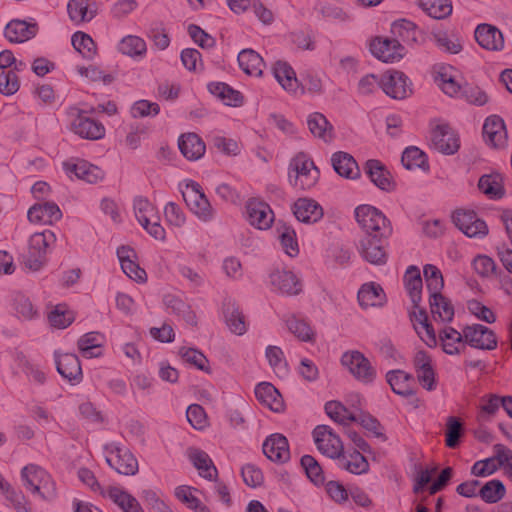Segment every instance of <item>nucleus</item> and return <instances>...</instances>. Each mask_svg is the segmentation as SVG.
I'll use <instances>...</instances> for the list:
<instances>
[{"label": "nucleus", "instance_id": "f257e3e1", "mask_svg": "<svg viewBox=\"0 0 512 512\" xmlns=\"http://www.w3.org/2000/svg\"><path fill=\"white\" fill-rule=\"evenodd\" d=\"M23 487L35 499L50 502L57 497V487L52 475L37 464H28L21 469Z\"/></svg>", "mask_w": 512, "mask_h": 512}, {"label": "nucleus", "instance_id": "f03ea898", "mask_svg": "<svg viewBox=\"0 0 512 512\" xmlns=\"http://www.w3.org/2000/svg\"><path fill=\"white\" fill-rule=\"evenodd\" d=\"M103 455L106 463L119 474L132 476L138 472L136 457L120 442H107L103 446Z\"/></svg>", "mask_w": 512, "mask_h": 512}, {"label": "nucleus", "instance_id": "7ed1b4c3", "mask_svg": "<svg viewBox=\"0 0 512 512\" xmlns=\"http://www.w3.org/2000/svg\"><path fill=\"white\" fill-rule=\"evenodd\" d=\"M320 172L304 153H298L290 162L289 182L295 188L309 190L318 182Z\"/></svg>", "mask_w": 512, "mask_h": 512}, {"label": "nucleus", "instance_id": "20e7f679", "mask_svg": "<svg viewBox=\"0 0 512 512\" xmlns=\"http://www.w3.org/2000/svg\"><path fill=\"white\" fill-rule=\"evenodd\" d=\"M355 218L366 234L382 237H390L392 234L390 221L374 206H358L355 209Z\"/></svg>", "mask_w": 512, "mask_h": 512}, {"label": "nucleus", "instance_id": "39448f33", "mask_svg": "<svg viewBox=\"0 0 512 512\" xmlns=\"http://www.w3.org/2000/svg\"><path fill=\"white\" fill-rule=\"evenodd\" d=\"M56 236L53 231L45 230L30 236L28 254L25 257V267L31 271H39L47 261V253L55 244Z\"/></svg>", "mask_w": 512, "mask_h": 512}, {"label": "nucleus", "instance_id": "423d86ee", "mask_svg": "<svg viewBox=\"0 0 512 512\" xmlns=\"http://www.w3.org/2000/svg\"><path fill=\"white\" fill-rule=\"evenodd\" d=\"M312 437L318 451L324 456L334 460L342 456L344 450L342 440L330 426H316Z\"/></svg>", "mask_w": 512, "mask_h": 512}, {"label": "nucleus", "instance_id": "0eeeda50", "mask_svg": "<svg viewBox=\"0 0 512 512\" xmlns=\"http://www.w3.org/2000/svg\"><path fill=\"white\" fill-rule=\"evenodd\" d=\"M388 237L366 234L361 238L358 251L362 258L373 265H384L387 262L386 240Z\"/></svg>", "mask_w": 512, "mask_h": 512}, {"label": "nucleus", "instance_id": "6e6552de", "mask_svg": "<svg viewBox=\"0 0 512 512\" xmlns=\"http://www.w3.org/2000/svg\"><path fill=\"white\" fill-rule=\"evenodd\" d=\"M341 363L356 379L364 382H372L376 371L363 353L357 350L345 352L341 357Z\"/></svg>", "mask_w": 512, "mask_h": 512}, {"label": "nucleus", "instance_id": "1a4fd4ad", "mask_svg": "<svg viewBox=\"0 0 512 512\" xmlns=\"http://www.w3.org/2000/svg\"><path fill=\"white\" fill-rule=\"evenodd\" d=\"M465 344L480 350H494L497 347V337L493 330L482 325L473 324L463 328Z\"/></svg>", "mask_w": 512, "mask_h": 512}, {"label": "nucleus", "instance_id": "9d476101", "mask_svg": "<svg viewBox=\"0 0 512 512\" xmlns=\"http://www.w3.org/2000/svg\"><path fill=\"white\" fill-rule=\"evenodd\" d=\"M452 219L456 227L470 238H482L488 234V226L474 211L457 210Z\"/></svg>", "mask_w": 512, "mask_h": 512}, {"label": "nucleus", "instance_id": "9b49d317", "mask_svg": "<svg viewBox=\"0 0 512 512\" xmlns=\"http://www.w3.org/2000/svg\"><path fill=\"white\" fill-rule=\"evenodd\" d=\"M431 143L435 150L446 155L455 154L460 148L457 133L447 124L437 125L432 130Z\"/></svg>", "mask_w": 512, "mask_h": 512}, {"label": "nucleus", "instance_id": "f8f14e48", "mask_svg": "<svg viewBox=\"0 0 512 512\" xmlns=\"http://www.w3.org/2000/svg\"><path fill=\"white\" fill-rule=\"evenodd\" d=\"M264 455L274 463L284 464L290 460V446L281 433L269 435L262 444Z\"/></svg>", "mask_w": 512, "mask_h": 512}, {"label": "nucleus", "instance_id": "ddd939ff", "mask_svg": "<svg viewBox=\"0 0 512 512\" xmlns=\"http://www.w3.org/2000/svg\"><path fill=\"white\" fill-rule=\"evenodd\" d=\"M379 85L386 95L394 99H404L411 93L408 78L400 71L384 74L379 81Z\"/></svg>", "mask_w": 512, "mask_h": 512}, {"label": "nucleus", "instance_id": "4468645a", "mask_svg": "<svg viewBox=\"0 0 512 512\" xmlns=\"http://www.w3.org/2000/svg\"><path fill=\"white\" fill-rule=\"evenodd\" d=\"M483 138L487 145L495 149L507 146V131L504 120L497 115L489 116L483 125Z\"/></svg>", "mask_w": 512, "mask_h": 512}, {"label": "nucleus", "instance_id": "2eb2a0df", "mask_svg": "<svg viewBox=\"0 0 512 512\" xmlns=\"http://www.w3.org/2000/svg\"><path fill=\"white\" fill-rule=\"evenodd\" d=\"M364 172L370 181L379 189L391 192L396 184L386 166L377 159H369L365 162Z\"/></svg>", "mask_w": 512, "mask_h": 512}, {"label": "nucleus", "instance_id": "dca6fc26", "mask_svg": "<svg viewBox=\"0 0 512 512\" xmlns=\"http://www.w3.org/2000/svg\"><path fill=\"white\" fill-rule=\"evenodd\" d=\"M102 497L113 502L123 512H144L139 501L121 486L108 485L102 491Z\"/></svg>", "mask_w": 512, "mask_h": 512}, {"label": "nucleus", "instance_id": "f3484780", "mask_svg": "<svg viewBox=\"0 0 512 512\" xmlns=\"http://www.w3.org/2000/svg\"><path fill=\"white\" fill-rule=\"evenodd\" d=\"M247 219L249 223L260 229L270 228L274 221V213L270 206L257 199H251L246 204Z\"/></svg>", "mask_w": 512, "mask_h": 512}, {"label": "nucleus", "instance_id": "a211bd4d", "mask_svg": "<svg viewBox=\"0 0 512 512\" xmlns=\"http://www.w3.org/2000/svg\"><path fill=\"white\" fill-rule=\"evenodd\" d=\"M62 212L59 206L54 202L36 203L31 206L27 212V218L31 223L51 225L59 221Z\"/></svg>", "mask_w": 512, "mask_h": 512}, {"label": "nucleus", "instance_id": "6ab92c4d", "mask_svg": "<svg viewBox=\"0 0 512 512\" xmlns=\"http://www.w3.org/2000/svg\"><path fill=\"white\" fill-rule=\"evenodd\" d=\"M372 54L383 62H394L404 55V47L398 39H375L370 44Z\"/></svg>", "mask_w": 512, "mask_h": 512}, {"label": "nucleus", "instance_id": "aec40b11", "mask_svg": "<svg viewBox=\"0 0 512 512\" xmlns=\"http://www.w3.org/2000/svg\"><path fill=\"white\" fill-rule=\"evenodd\" d=\"M71 128L75 134L88 140H98L105 135V128L102 123L85 116L82 111H79L72 121Z\"/></svg>", "mask_w": 512, "mask_h": 512}, {"label": "nucleus", "instance_id": "412c9836", "mask_svg": "<svg viewBox=\"0 0 512 512\" xmlns=\"http://www.w3.org/2000/svg\"><path fill=\"white\" fill-rule=\"evenodd\" d=\"M475 39L478 44L489 51H500L504 47L502 32L490 24H480L475 30Z\"/></svg>", "mask_w": 512, "mask_h": 512}, {"label": "nucleus", "instance_id": "4be33fe9", "mask_svg": "<svg viewBox=\"0 0 512 512\" xmlns=\"http://www.w3.org/2000/svg\"><path fill=\"white\" fill-rule=\"evenodd\" d=\"M189 461L193 464L198 474L209 481L218 476V471L210 456L203 450L191 447L186 452Z\"/></svg>", "mask_w": 512, "mask_h": 512}, {"label": "nucleus", "instance_id": "5701e85b", "mask_svg": "<svg viewBox=\"0 0 512 512\" xmlns=\"http://www.w3.org/2000/svg\"><path fill=\"white\" fill-rule=\"evenodd\" d=\"M296 219L303 223H315L323 217L322 207L313 199L299 198L292 206Z\"/></svg>", "mask_w": 512, "mask_h": 512}, {"label": "nucleus", "instance_id": "b1692460", "mask_svg": "<svg viewBox=\"0 0 512 512\" xmlns=\"http://www.w3.org/2000/svg\"><path fill=\"white\" fill-rule=\"evenodd\" d=\"M222 310L229 330L236 335L245 334L247 331L245 316L236 302L231 298L224 299Z\"/></svg>", "mask_w": 512, "mask_h": 512}, {"label": "nucleus", "instance_id": "393cba45", "mask_svg": "<svg viewBox=\"0 0 512 512\" xmlns=\"http://www.w3.org/2000/svg\"><path fill=\"white\" fill-rule=\"evenodd\" d=\"M38 31L35 23L24 20H12L5 28V37L12 43H22L33 38Z\"/></svg>", "mask_w": 512, "mask_h": 512}, {"label": "nucleus", "instance_id": "a878e982", "mask_svg": "<svg viewBox=\"0 0 512 512\" xmlns=\"http://www.w3.org/2000/svg\"><path fill=\"white\" fill-rule=\"evenodd\" d=\"M391 33L394 38L398 39L399 42L411 45L423 40L424 35L417 26L406 19L395 21L391 25Z\"/></svg>", "mask_w": 512, "mask_h": 512}, {"label": "nucleus", "instance_id": "bb28decb", "mask_svg": "<svg viewBox=\"0 0 512 512\" xmlns=\"http://www.w3.org/2000/svg\"><path fill=\"white\" fill-rule=\"evenodd\" d=\"M270 282L282 294L297 295L301 291V283L291 271L277 270L271 273Z\"/></svg>", "mask_w": 512, "mask_h": 512}, {"label": "nucleus", "instance_id": "cd10ccee", "mask_svg": "<svg viewBox=\"0 0 512 512\" xmlns=\"http://www.w3.org/2000/svg\"><path fill=\"white\" fill-rule=\"evenodd\" d=\"M325 412L333 422L343 427H349L358 421V413L337 400L328 401L325 404Z\"/></svg>", "mask_w": 512, "mask_h": 512}, {"label": "nucleus", "instance_id": "c85d7f7f", "mask_svg": "<svg viewBox=\"0 0 512 512\" xmlns=\"http://www.w3.org/2000/svg\"><path fill=\"white\" fill-rule=\"evenodd\" d=\"M63 166L67 173L74 174L78 179L88 183H96L104 176L100 168L84 160H79L76 163L65 162Z\"/></svg>", "mask_w": 512, "mask_h": 512}, {"label": "nucleus", "instance_id": "c756f323", "mask_svg": "<svg viewBox=\"0 0 512 512\" xmlns=\"http://www.w3.org/2000/svg\"><path fill=\"white\" fill-rule=\"evenodd\" d=\"M331 162L335 172L341 177L357 179L360 176V169L356 160L347 152L334 153Z\"/></svg>", "mask_w": 512, "mask_h": 512}, {"label": "nucleus", "instance_id": "7c9ffc66", "mask_svg": "<svg viewBox=\"0 0 512 512\" xmlns=\"http://www.w3.org/2000/svg\"><path fill=\"white\" fill-rule=\"evenodd\" d=\"M255 397L261 405L273 412L284 410V399L276 386H255Z\"/></svg>", "mask_w": 512, "mask_h": 512}, {"label": "nucleus", "instance_id": "2f4dec72", "mask_svg": "<svg viewBox=\"0 0 512 512\" xmlns=\"http://www.w3.org/2000/svg\"><path fill=\"white\" fill-rule=\"evenodd\" d=\"M56 368L58 373L68 381L80 380L82 377L81 364L75 354L64 353L56 356Z\"/></svg>", "mask_w": 512, "mask_h": 512}, {"label": "nucleus", "instance_id": "473e14b6", "mask_svg": "<svg viewBox=\"0 0 512 512\" xmlns=\"http://www.w3.org/2000/svg\"><path fill=\"white\" fill-rule=\"evenodd\" d=\"M189 209L202 221L207 222L213 218L214 211L205 194L182 193Z\"/></svg>", "mask_w": 512, "mask_h": 512}, {"label": "nucleus", "instance_id": "72a5a7b5", "mask_svg": "<svg viewBox=\"0 0 512 512\" xmlns=\"http://www.w3.org/2000/svg\"><path fill=\"white\" fill-rule=\"evenodd\" d=\"M174 495L186 508L194 512H211L210 508L201 501L199 491L194 487L180 485L175 488Z\"/></svg>", "mask_w": 512, "mask_h": 512}, {"label": "nucleus", "instance_id": "f704fd0d", "mask_svg": "<svg viewBox=\"0 0 512 512\" xmlns=\"http://www.w3.org/2000/svg\"><path fill=\"white\" fill-rule=\"evenodd\" d=\"M178 146L183 156L190 160H198L205 153V144L195 133H187L180 136Z\"/></svg>", "mask_w": 512, "mask_h": 512}, {"label": "nucleus", "instance_id": "c9c22d12", "mask_svg": "<svg viewBox=\"0 0 512 512\" xmlns=\"http://www.w3.org/2000/svg\"><path fill=\"white\" fill-rule=\"evenodd\" d=\"M307 125L310 132L325 143L333 140L334 128L323 114L319 112L310 114L307 118Z\"/></svg>", "mask_w": 512, "mask_h": 512}, {"label": "nucleus", "instance_id": "e433bc0d", "mask_svg": "<svg viewBox=\"0 0 512 512\" xmlns=\"http://www.w3.org/2000/svg\"><path fill=\"white\" fill-rule=\"evenodd\" d=\"M336 460L340 468L351 474L362 475L369 471V463L359 451H343L342 456Z\"/></svg>", "mask_w": 512, "mask_h": 512}, {"label": "nucleus", "instance_id": "4c0bfd02", "mask_svg": "<svg viewBox=\"0 0 512 512\" xmlns=\"http://www.w3.org/2000/svg\"><path fill=\"white\" fill-rule=\"evenodd\" d=\"M357 298L363 308L382 306L386 300L382 287L374 282L364 284L359 290Z\"/></svg>", "mask_w": 512, "mask_h": 512}, {"label": "nucleus", "instance_id": "58836bf2", "mask_svg": "<svg viewBox=\"0 0 512 512\" xmlns=\"http://www.w3.org/2000/svg\"><path fill=\"white\" fill-rule=\"evenodd\" d=\"M430 310L435 320L441 322H450L454 317V307L450 300L442 295H430L429 298Z\"/></svg>", "mask_w": 512, "mask_h": 512}, {"label": "nucleus", "instance_id": "ea45409f", "mask_svg": "<svg viewBox=\"0 0 512 512\" xmlns=\"http://www.w3.org/2000/svg\"><path fill=\"white\" fill-rule=\"evenodd\" d=\"M442 347L445 353L454 355L464 352L466 344L464 342L463 332L460 333L452 327H446L440 333Z\"/></svg>", "mask_w": 512, "mask_h": 512}, {"label": "nucleus", "instance_id": "a19ab883", "mask_svg": "<svg viewBox=\"0 0 512 512\" xmlns=\"http://www.w3.org/2000/svg\"><path fill=\"white\" fill-rule=\"evenodd\" d=\"M240 68L248 75L261 76L264 67L262 57L253 49H244L238 55Z\"/></svg>", "mask_w": 512, "mask_h": 512}, {"label": "nucleus", "instance_id": "79ce46f5", "mask_svg": "<svg viewBox=\"0 0 512 512\" xmlns=\"http://www.w3.org/2000/svg\"><path fill=\"white\" fill-rule=\"evenodd\" d=\"M70 19L75 23L89 22L96 15L90 0H70L67 5Z\"/></svg>", "mask_w": 512, "mask_h": 512}, {"label": "nucleus", "instance_id": "37998d69", "mask_svg": "<svg viewBox=\"0 0 512 512\" xmlns=\"http://www.w3.org/2000/svg\"><path fill=\"white\" fill-rule=\"evenodd\" d=\"M208 90L211 94L221 99L228 106H240L243 103V96L237 90H234L226 83L213 82L208 84Z\"/></svg>", "mask_w": 512, "mask_h": 512}, {"label": "nucleus", "instance_id": "c03bdc74", "mask_svg": "<svg viewBox=\"0 0 512 512\" xmlns=\"http://www.w3.org/2000/svg\"><path fill=\"white\" fill-rule=\"evenodd\" d=\"M273 74L278 83L286 91L292 92L298 88V80L291 66L286 62L278 61L273 67Z\"/></svg>", "mask_w": 512, "mask_h": 512}, {"label": "nucleus", "instance_id": "a18cd8bd", "mask_svg": "<svg viewBox=\"0 0 512 512\" xmlns=\"http://www.w3.org/2000/svg\"><path fill=\"white\" fill-rule=\"evenodd\" d=\"M481 192L491 199H500L504 196L505 190L500 174L483 175L478 182Z\"/></svg>", "mask_w": 512, "mask_h": 512}, {"label": "nucleus", "instance_id": "49530a36", "mask_svg": "<svg viewBox=\"0 0 512 512\" xmlns=\"http://www.w3.org/2000/svg\"><path fill=\"white\" fill-rule=\"evenodd\" d=\"M405 287L409 293L411 301L417 307L421 301L422 278L420 270L416 266H410L404 275Z\"/></svg>", "mask_w": 512, "mask_h": 512}, {"label": "nucleus", "instance_id": "de8ad7c7", "mask_svg": "<svg viewBox=\"0 0 512 512\" xmlns=\"http://www.w3.org/2000/svg\"><path fill=\"white\" fill-rule=\"evenodd\" d=\"M134 212L137 220L143 228H147V225L153 220H159L158 212L154 205L144 197H136L134 200Z\"/></svg>", "mask_w": 512, "mask_h": 512}, {"label": "nucleus", "instance_id": "09e8293b", "mask_svg": "<svg viewBox=\"0 0 512 512\" xmlns=\"http://www.w3.org/2000/svg\"><path fill=\"white\" fill-rule=\"evenodd\" d=\"M414 365L417 371V377L420 382L425 384H434V370L431 364V358L424 351H418L414 357Z\"/></svg>", "mask_w": 512, "mask_h": 512}, {"label": "nucleus", "instance_id": "8fccbe9b", "mask_svg": "<svg viewBox=\"0 0 512 512\" xmlns=\"http://www.w3.org/2000/svg\"><path fill=\"white\" fill-rule=\"evenodd\" d=\"M300 464L310 482L317 487L324 485L325 476L323 469L313 456L303 455L300 459Z\"/></svg>", "mask_w": 512, "mask_h": 512}, {"label": "nucleus", "instance_id": "3c124183", "mask_svg": "<svg viewBox=\"0 0 512 512\" xmlns=\"http://www.w3.org/2000/svg\"><path fill=\"white\" fill-rule=\"evenodd\" d=\"M0 496L5 499L8 505L12 506L17 512H30L26 498L22 491L12 487L7 481L0 489Z\"/></svg>", "mask_w": 512, "mask_h": 512}, {"label": "nucleus", "instance_id": "603ef678", "mask_svg": "<svg viewBox=\"0 0 512 512\" xmlns=\"http://www.w3.org/2000/svg\"><path fill=\"white\" fill-rule=\"evenodd\" d=\"M401 162L408 170L416 168L427 170L429 168L426 154L415 146H410L404 150Z\"/></svg>", "mask_w": 512, "mask_h": 512}, {"label": "nucleus", "instance_id": "864d4df0", "mask_svg": "<svg viewBox=\"0 0 512 512\" xmlns=\"http://www.w3.org/2000/svg\"><path fill=\"white\" fill-rule=\"evenodd\" d=\"M420 6L435 19H444L452 13L450 0H420Z\"/></svg>", "mask_w": 512, "mask_h": 512}, {"label": "nucleus", "instance_id": "5fc2aeb1", "mask_svg": "<svg viewBox=\"0 0 512 512\" xmlns=\"http://www.w3.org/2000/svg\"><path fill=\"white\" fill-rule=\"evenodd\" d=\"M423 274L430 295L441 293L444 287V280L440 269L435 265L426 264L423 268Z\"/></svg>", "mask_w": 512, "mask_h": 512}, {"label": "nucleus", "instance_id": "6e6d98bb", "mask_svg": "<svg viewBox=\"0 0 512 512\" xmlns=\"http://www.w3.org/2000/svg\"><path fill=\"white\" fill-rule=\"evenodd\" d=\"M73 47L82 54L84 58L92 59L97 52L96 44L90 35L78 31L72 36Z\"/></svg>", "mask_w": 512, "mask_h": 512}, {"label": "nucleus", "instance_id": "4d7b16f0", "mask_svg": "<svg viewBox=\"0 0 512 512\" xmlns=\"http://www.w3.org/2000/svg\"><path fill=\"white\" fill-rule=\"evenodd\" d=\"M118 50L128 56H142L146 53V43L138 36L129 35L120 41Z\"/></svg>", "mask_w": 512, "mask_h": 512}, {"label": "nucleus", "instance_id": "13d9d810", "mask_svg": "<svg viewBox=\"0 0 512 512\" xmlns=\"http://www.w3.org/2000/svg\"><path fill=\"white\" fill-rule=\"evenodd\" d=\"M266 358L280 379L288 373L287 363L284 359V354L281 348L278 346H268L266 348Z\"/></svg>", "mask_w": 512, "mask_h": 512}, {"label": "nucleus", "instance_id": "bf43d9fd", "mask_svg": "<svg viewBox=\"0 0 512 512\" xmlns=\"http://www.w3.org/2000/svg\"><path fill=\"white\" fill-rule=\"evenodd\" d=\"M505 492L501 481L490 480L479 490V495L486 503H496L504 497Z\"/></svg>", "mask_w": 512, "mask_h": 512}, {"label": "nucleus", "instance_id": "052dcab7", "mask_svg": "<svg viewBox=\"0 0 512 512\" xmlns=\"http://www.w3.org/2000/svg\"><path fill=\"white\" fill-rule=\"evenodd\" d=\"M278 232V237L285 253L291 257L296 256L299 253V248L294 229L290 226L282 225L278 228Z\"/></svg>", "mask_w": 512, "mask_h": 512}, {"label": "nucleus", "instance_id": "680f3d73", "mask_svg": "<svg viewBox=\"0 0 512 512\" xmlns=\"http://www.w3.org/2000/svg\"><path fill=\"white\" fill-rule=\"evenodd\" d=\"M434 80L440 89L447 95L453 97L461 92V86L455 81V79L448 74L446 68H441L436 75Z\"/></svg>", "mask_w": 512, "mask_h": 512}, {"label": "nucleus", "instance_id": "e2e57ef3", "mask_svg": "<svg viewBox=\"0 0 512 512\" xmlns=\"http://www.w3.org/2000/svg\"><path fill=\"white\" fill-rule=\"evenodd\" d=\"M179 356L184 362L194 365L196 368L208 372V359L206 356L197 349L181 347L178 351Z\"/></svg>", "mask_w": 512, "mask_h": 512}, {"label": "nucleus", "instance_id": "0e129e2a", "mask_svg": "<svg viewBox=\"0 0 512 512\" xmlns=\"http://www.w3.org/2000/svg\"><path fill=\"white\" fill-rule=\"evenodd\" d=\"M48 320L51 326L64 329L74 321V315L65 305H57L48 314Z\"/></svg>", "mask_w": 512, "mask_h": 512}, {"label": "nucleus", "instance_id": "69168bd1", "mask_svg": "<svg viewBox=\"0 0 512 512\" xmlns=\"http://www.w3.org/2000/svg\"><path fill=\"white\" fill-rule=\"evenodd\" d=\"M499 469L498 455L493 451V456L479 461H476L472 468L471 473L477 477H488Z\"/></svg>", "mask_w": 512, "mask_h": 512}, {"label": "nucleus", "instance_id": "338daca9", "mask_svg": "<svg viewBox=\"0 0 512 512\" xmlns=\"http://www.w3.org/2000/svg\"><path fill=\"white\" fill-rule=\"evenodd\" d=\"M463 432V423L454 416L448 417L446 421V445L449 448H455L458 446Z\"/></svg>", "mask_w": 512, "mask_h": 512}, {"label": "nucleus", "instance_id": "774afa93", "mask_svg": "<svg viewBox=\"0 0 512 512\" xmlns=\"http://www.w3.org/2000/svg\"><path fill=\"white\" fill-rule=\"evenodd\" d=\"M325 485V492L330 500L339 504L345 505L349 500V490L344 485L336 480H330Z\"/></svg>", "mask_w": 512, "mask_h": 512}]
</instances>
